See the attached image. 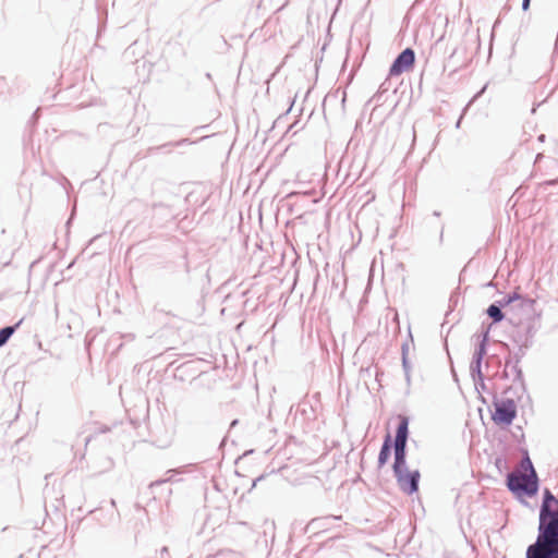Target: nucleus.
I'll use <instances>...</instances> for the list:
<instances>
[{"mask_svg": "<svg viewBox=\"0 0 558 558\" xmlns=\"http://www.w3.org/2000/svg\"><path fill=\"white\" fill-rule=\"evenodd\" d=\"M525 558H558V499L547 487L542 494L536 537L526 547Z\"/></svg>", "mask_w": 558, "mask_h": 558, "instance_id": "nucleus-1", "label": "nucleus"}, {"mask_svg": "<svg viewBox=\"0 0 558 558\" xmlns=\"http://www.w3.org/2000/svg\"><path fill=\"white\" fill-rule=\"evenodd\" d=\"M522 460L521 468L527 474H520L517 472H508L506 478L507 488L515 496L534 497L539 488L538 475L530 458L526 448H521Z\"/></svg>", "mask_w": 558, "mask_h": 558, "instance_id": "nucleus-2", "label": "nucleus"}, {"mask_svg": "<svg viewBox=\"0 0 558 558\" xmlns=\"http://www.w3.org/2000/svg\"><path fill=\"white\" fill-rule=\"evenodd\" d=\"M493 405L492 420L494 423L499 426L511 425L518 413L513 398H494Z\"/></svg>", "mask_w": 558, "mask_h": 558, "instance_id": "nucleus-3", "label": "nucleus"}, {"mask_svg": "<svg viewBox=\"0 0 558 558\" xmlns=\"http://www.w3.org/2000/svg\"><path fill=\"white\" fill-rule=\"evenodd\" d=\"M398 487L407 495L418 492L421 473L418 470L409 471L408 466L393 470Z\"/></svg>", "mask_w": 558, "mask_h": 558, "instance_id": "nucleus-4", "label": "nucleus"}, {"mask_svg": "<svg viewBox=\"0 0 558 558\" xmlns=\"http://www.w3.org/2000/svg\"><path fill=\"white\" fill-rule=\"evenodd\" d=\"M415 63V52L412 48L403 49L392 61L389 68V77L398 76L409 71Z\"/></svg>", "mask_w": 558, "mask_h": 558, "instance_id": "nucleus-5", "label": "nucleus"}, {"mask_svg": "<svg viewBox=\"0 0 558 558\" xmlns=\"http://www.w3.org/2000/svg\"><path fill=\"white\" fill-rule=\"evenodd\" d=\"M508 300L512 303L519 302L513 307H519L523 313H525L529 317L535 314V304L536 301L530 298L522 296L519 292L514 291L512 293H508Z\"/></svg>", "mask_w": 558, "mask_h": 558, "instance_id": "nucleus-6", "label": "nucleus"}, {"mask_svg": "<svg viewBox=\"0 0 558 558\" xmlns=\"http://www.w3.org/2000/svg\"><path fill=\"white\" fill-rule=\"evenodd\" d=\"M409 423L410 420L407 415H399V422L396 428L395 439L392 444L408 445L409 439Z\"/></svg>", "mask_w": 558, "mask_h": 558, "instance_id": "nucleus-7", "label": "nucleus"}, {"mask_svg": "<svg viewBox=\"0 0 558 558\" xmlns=\"http://www.w3.org/2000/svg\"><path fill=\"white\" fill-rule=\"evenodd\" d=\"M392 448L395 458L392 471L407 466L408 445L392 444Z\"/></svg>", "mask_w": 558, "mask_h": 558, "instance_id": "nucleus-8", "label": "nucleus"}, {"mask_svg": "<svg viewBox=\"0 0 558 558\" xmlns=\"http://www.w3.org/2000/svg\"><path fill=\"white\" fill-rule=\"evenodd\" d=\"M392 450V438L389 433L384 437L379 453H378V468H383L389 460Z\"/></svg>", "mask_w": 558, "mask_h": 558, "instance_id": "nucleus-9", "label": "nucleus"}, {"mask_svg": "<svg viewBox=\"0 0 558 558\" xmlns=\"http://www.w3.org/2000/svg\"><path fill=\"white\" fill-rule=\"evenodd\" d=\"M510 366L512 367V371L514 372L513 381L519 385L518 387L514 388V393L519 397V391H520V393H524L526 391L525 383H524V378H523V372L519 364L512 363ZM512 390H513L512 387H508L504 391V393L507 395Z\"/></svg>", "mask_w": 558, "mask_h": 558, "instance_id": "nucleus-10", "label": "nucleus"}, {"mask_svg": "<svg viewBox=\"0 0 558 558\" xmlns=\"http://www.w3.org/2000/svg\"><path fill=\"white\" fill-rule=\"evenodd\" d=\"M514 341L519 344V349L514 353H509L508 357L506 359L507 366H510L512 363L520 364L521 360L526 353V350L530 348L529 340L514 339Z\"/></svg>", "mask_w": 558, "mask_h": 558, "instance_id": "nucleus-11", "label": "nucleus"}, {"mask_svg": "<svg viewBox=\"0 0 558 558\" xmlns=\"http://www.w3.org/2000/svg\"><path fill=\"white\" fill-rule=\"evenodd\" d=\"M487 316L492 319V324H499L505 319V313L502 312V305L493 302L486 308Z\"/></svg>", "mask_w": 558, "mask_h": 558, "instance_id": "nucleus-12", "label": "nucleus"}, {"mask_svg": "<svg viewBox=\"0 0 558 558\" xmlns=\"http://www.w3.org/2000/svg\"><path fill=\"white\" fill-rule=\"evenodd\" d=\"M21 324L22 319L14 325L4 326L0 328V348L8 343V341L14 335V332L16 331Z\"/></svg>", "mask_w": 558, "mask_h": 558, "instance_id": "nucleus-13", "label": "nucleus"}, {"mask_svg": "<svg viewBox=\"0 0 558 558\" xmlns=\"http://www.w3.org/2000/svg\"><path fill=\"white\" fill-rule=\"evenodd\" d=\"M191 144H193V142L190 138H182V140L174 141V142H168V143H165V144L159 145V146L149 147L148 148V155H153L156 151H161V150H163V149H166L168 147H180V146H183V145H191Z\"/></svg>", "mask_w": 558, "mask_h": 558, "instance_id": "nucleus-14", "label": "nucleus"}, {"mask_svg": "<svg viewBox=\"0 0 558 558\" xmlns=\"http://www.w3.org/2000/svg\"><path fill=\"white\" fill-rule=\"evenodd\" d=\"M520 328H523L524 329V333L521 332V330H518L517 331V335L514 336L513 339H517V340H520V337H521V340H529L530 341V347L532 345V340H533V337L536 332V329L534 327V325L532 323H529L526 325H522L520 323Z\"/></svg>", "mask_w": 558, "mask_h": 558, "instance_id": "nucleus-15", "label": "nucleus"}, {"mask_svg": "<svg viewBox=\"0 0 558 558\" xmlns=\"http://www.w3.org/2000/svg\"><path fill=\"white\" fill-rule=\"evenodd\" d=\"M485 366H486V371L487 372L492 371V376L496 377V376L499 375V368L501 366V360L496 354L488 355L487 359H486Z\"/></svg>", "mask_w": 558, "mask_h": 558, "instance_id": "nucleus-16", "label": "nucleus"}, {"mask_svg": "<svg viewBox=\"0 0 558 558\" xmlns=\"http://www.w3.org/2000/svg\"><path fill=\"white\" fill-rule=\"evenodd\" d=\"M470 374L473 379V381H476L478 377L484 376L482 372V364L480 363H472L470 364Z\"/></svg>", "mask_w": 558, "mask_h": 558, "instance_id": "nucleus-17", "label": "nucleus"}, {"mask_svg": "<svg viewBox=\"0 0 558 558\" xmlns=\"http://www.w3.org/2000/svg\"><path fill=\"white\" fill-rule=\"evenodd\" d=\"M388 90H389V82H388V78H387L385 82H383L379 85L378 90L372 97V100H375L376 102H379L383 94L387 93Z\"/></svg>", "mask_w": 558, "mask_h": 558, "instance_id": "nucleus-18", "label": "nucleus"}, {"mask_svg": "<svg viewBox=\"0 0 558 558\" xmlns=\"http://www.w3.org/2000/svg\"><path fill=\"white\" fill-rule=\"evenodd\" d=\"M410 343L413 344L414 340H413L411 331L409 330L407 340L401 344V357H404V356L408 357L409 350H410Z\"/></svg>", "mask_w": 558, "mask_h": 558, "instance_id": "nucleus-19", "label": "nucleus"}, {"mask_svg": "<svg viewBox=\"0 0 558 558\" xmlns=\"http://www.w3.org/2000/svg\"><path fill=\"white\" fill-rule=\"evenodd\" d=\"M401 361H402V368H403V372H404V376H405V380L407 383L409 384L410 380H411V363L409 361V357H401Z\"/></svg>", "mask_w": 558, "mask_h": 558, "instance_id": "nucleus-20", "label": "nucleus"}, {"mask_svg": "<svg viewBox=\"0 0 558 558\" xmlns=\"http://www.w3.org/2000/svg\"><path fill=\"white\" fill-rule=\"evenodd\" d=\"M489 332H490V326H486V327H485V326L483 325V326H482V331H481V333H480V336H478L480 341H481V342H484V343H488V341H489Z\"/></svg>", "mask_w": 558, "mask_h": 558, "instance_id": "nucleus-21", "label": "nucleus"}, {"mask_svg": "<svg viewBox=\"0 0 558 558\" xmlns=\"http://www.w3.org/2000/svg\"><path fill=\"white\" fill-rule=\"evenodd\" d=\"M474 352L485 356L487 354V343L478 341Z\"/></svg>", "mask_w": 558, "mask_h": 558, "instance_id": "nucleus-22", "label": "nucleus"}, {"mask_svg": "<svg viewBox=\"0 0 558 558\" xmlns=\"http://www.w3.org/2000/svg\"><path fill=\"white\" fill-rule=\"evenodd\" d=\"M512 436L517 438L520 442L524 440V433L521 426H515V432L512 433Z\"/></svg>", "mask_w": 558, "mask_h": 558, "instance_id": "nucleus-23", "label": "nucleus"}, {"mask_svg": "<svg viewBox=\"0 0 558 558\" xmlns=\"http://www.w3.org/2000/svg\"><path fill=\"white\" fill-rule=\"evenodd\" d=\"M474 385H475V388H476L477 391H480V390H484L485 391L486 390V385H485V381H484V376L478 377L476 379V381H474Z\"/></svg>", "mask_w": 558, "mask_h": 558, "instance_id": "nucleus-24", "label": "nucleus"}, {"mask_svg": "<svg viewBox=\"0 0 558 558\" xmlns=\"http://www.w3.org/2000/svg\"><path fill=\"white\" fill-rule=\"evenodd\" d=\"M497 304L502 305V308L510 306L511 302L508 300V294H506L502 299L495 301Z\"/></svg>", "mask_w": 558, "mask_h": 558, "instance_id": "nucleus-25", "label": "nucleus"}, {"mask_svg": "<svg viewBox=\"0 0 558 558\" xmlns=\"http://www.w3.org/2000/svg\"><path fill=\"white\" fill-rule=\"evenodd\" d=\"M484 355L482 354H477V353H473V356H472V363H480V364H483V360H484Z\"/></svg>", "mask_w": 558, "mask_h": 558, "instance_id": "nucleus-26", "label": "nucleus"}, {"mask_svg": "<svg viewBox=\"0 0 558 558\" xmlns=\"http://www.w3.org/2000/svg\"><path fill=\"white\" fill-rule=\"evenodd\" d=\"M495 464L500 470L502 466H507V461L502 458H497Z\"/></svg>", "mask_w": 558, "mask_h": 558, "instance_id": "nucleus-27", "label": "nucleus"}, {"mask_svg": "<svg viewBox=\"0 0 558 558\" xmlns=\"http://www.w3.org/2000/svg\"><path fill=\"white\" fill-rule=\"evenodd\" d=\"M508 367L509 366L506 365L505 368L502 369V372L499 373V375H498L504 380L509 378Z\"/></svg>", "mask_w": 558, "mask_h": 558, "instance_id": "nucleus-28", "label": "nucleus"}, {"mask_svg": "<svg viewBox=\"0 0 558 558\" xmlns=\"http://www.w3.org/2000/svg\"><path fill=\"white\" fill-rule=\"evenodd\" d=\"M167 482H168V480H158V481L153 482V483L149 485V487H150V488H155V487L160 486V485H162V484H165V483H167Z\"/></svg>", "mask_w": 558, "mask_h": 558, "instance_id": "nucleus-29", "label": "nucleus"}, {"mask_svg": "<svg viewBox=\"0 0 558 558\" xmlns=\"http://www.w3.org/2000/svg\"><path fill=\"white\" fill-rule=\"evenodd\" d=\"M169 557V548L167 546H163L160 549V558H167Z\"/></svg>", "mask_w": 558, "mask_h": 558, "instance_id": "nucleus-30", "label": "nucleus"}, {"mask_svg": "<svg viewBox=\"0 0 558 558\" xmlns=\"http://www.w3.org/2000/svg\"><path fill=\"white\" fill-rule=\"evenodd\" d=\"M531 5V0H522V10L527 11Z\"/></svg>", "mask_w": 558, "mask_h": 558, "instance_id": "nucleus-31", "label": "nucleus"}, {"mask_svg": "<svg viewBox=\"0 0 558 558\" xmlns=\"http://www.w3.org/2000/svg\"><path fill=\"white\" fill-rule=\"evenodd\" d=\"M182 265H183L184 271H185L186 274H189V272H190V266H189V262H187V259H186V257H185V256L183 257Z\"/></svg>", "mask_w": 558, "mask_h": 558, "instance_id": "nucleus-32", "label": "nucleus"}, {"mask_svg": "<svg viewBox=\"0 0 558 558\" xmlns=\"http://www.w3.org/2000/svg\"><path fill=\"white\" fill-rule=\"evenodd\" d=\"M558 183V178L554 180H547L544 182L545 185H556Z\"/></svg>", "mask_w": 558, "mask_h": 558, "instance_id": "nucleus-33", "label": "nucleus"}, {"mask_svg": "<svg viewBox=\"0 0 558 558\" xmlns=\"http://www.w3.org/2000/svg\"><path fill=\"white\" fill-rule=\"evenodd\" d=\"M264 478L263 475L258 476L256 480L253 481L252 488L256 486L257 482L262 481Z\"/></svg>", "mask_w": 558, "mask_h": 558, "instance_id": "nucleus-34", "label": "nucleus"}, {"mask_svg": "<svg viewBox=\"0 0 558 558\" xmlns=\"http://www.w3.org/2000/svg\"><path fill=\"white\" fill-rule=\"evenodd\" d=\"M238 423H239V420H238V418L233 420V421L230 423V428H233L234 426H236V425H238Z\"/></svg>", "mask_w": 558, "mask_h": 558, "instance_id": "nucleus-35", "label": "nucleus"}, {"mask_svg": "<svg viewBox=\"0 0 558 558\" xmlns=\"http://www.w3.org/2000/svg\"><path fill=\"white\" fill-rule=\"evenodd\" d=\"M12 256H13V254L11 253L9 256V259L3 263L4 266H8L11 263Z\"/></svg>", "mask_w": 558, "mask_h": 558, "instance_id": "nucleus-36", "label": "nucleus"}, {"mask_svg": "<svg viewBox=\"0 0 558 558\" xmlns=\"http://www.w3.org/2000/svg\"><path fill=\"white\" fill-rule=\"evenodd\" d=\"M543 154H537L535 158V162H538L543 158Z\"/></svg>", "mask_w": 558, "mask_h": 558, "instance_id": "nucleus-37", "label": "nucleus"}, {"mask_svg": "<svg viewBox=\"0 0 558 558\" xmlns=\"http://www.w3.org/2000/svg\"><path fill=\"white\" fill-rule=\"evenodd\" d=\"M462 121V116L459 118V120L456 123V128L459 129Z\"/></svg>", "mask_w": 558, "mask_h": 558, "instance_id": "nucleus-38", "label": "nucleus"}, {"mask_svg": "<svg viewBox=\"0 0 558 558\" xmlns=\"http://www.w3.org/2000/svg\"><path fill=\"white\" fill-rule=\"evenodd\" d=\"M440 215H441V213L438 210H434V213H433V216H435V217H440Z\"/></svg>", "mask_w": 558, "mask_h": 558, "instance_id": "nucleus-39", "label": "nucleus"}, {"mask_svg": "<svg viewBox=\"0 0 558 558\" xmlns=\"http://www.w3.org/2000/svg\"><path fill=\"white\" fill-rule=\"evenodd\" d=\"M293 105H294V99H292L291 105H290L289 109L287 110L286 114H288L290 112Z\"/></svg>", "mask_w": 558, "mask_h": 558, "instance_id": "nucleus-40", "label": "nucleus"}, {"mask_svg": "<svg viewBox=\"0 0 558 558\" xmlns=\"http://www.w3.org/2000/svg\"><path fill=\"white\" fill-rule=\"evenodd\" d=\"M485 88H486V86H484V87L482 88V90H481V92H478V93L476 94L475 98H476V97H478V96H481V95H482V93L485 90Z\"/></svg>", "mask_w": 558, "mask_h": 558, "instance_id": "nucleus-41", "label": "nucleus"}, {"mask_svg": "<svg viewBox=\"0 0 558 558\" xmlns=\"http://www.w3.org/2000/svg\"><path fill=\"white\" fill-rule=\"evenodd\" d=\"M442 236H444V226H441L440 240L442 239Z\"/></svg>", "mask_w": 558, "mask_h": 558, "instance_id": "nucleus-42", "label": "nucleus"}, {"mask_svg": "<svg viewBox=\"0 0 558 558\" xmlns=\"http://www.w3.org/2000/svg\"><path fill=\"white\" fill-rule=\"evenodd\" d=\"M206 77H207L208 80H211V74H210V73H206Z\"/></svg>", "mask_w": 558, "mask_h": 558, "instance_id": "nucleus-43", "label": "nucleus"}, {"mask_svg": "<svg viewBox=\"0 0 558 558\" xmlns=\"http://www.w3.org/2000/svg\"><path fill=\"white\" fill-rule=\"evenodd\" d=\"M110 502H111V506H113V507L116 506V501H114V499H111V501H110Z\"/></svg>", "mask_w": 558, "mask_h": 558, "instance_id": "nucleus-44", "label": "nucleus"}]
</instances>
